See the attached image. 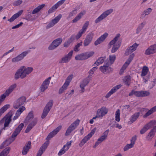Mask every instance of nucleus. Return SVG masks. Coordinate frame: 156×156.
<instances>
[{
  "mask_svg": "<svg viewBox=\"0 0 156 156\" xmlns=\"http://www.w3.org/2000/svg\"><path fill=\"white\" fill-rule=\"evenodd\" d=\"M83 42L82 41H81L80 43H78L76 45L74 48V50L76 52H78L79 51L80 49L79 48L80 46H82Z\"/></svg>",
  "mask_w": 156,
  "mask_h": 156,
  "instance_id": "obj_48",
  "label": "nucleus"
},
{
  "mask_svg": "<svg viewBox=\"0 0 156 156\" xmlns=\"http://www.w3.org/2000/svg\"><path fill=\"white\" fill-rule=\"evenodd\" d=\"M105 57H101L99 58L93 64V66H98L102 64L105 59Z\"/></svg>",
  "mask_w": 156,
  "mask_h": 156,
  "instance_id": "obj_40",
  "label": "nucleus"
},
{
  "mask_svg": "<svg viewBox=\"0 0 156 156\" xmlns=\"http://www.w3.org/2000/svg\"><path fill=\"white\" fill-rule=\"evenodd\" d=\"M31 146V142L30 141H28L26 144L25 146L23 147L22 151V154L26 155L27 154Z\"/></svg>",
  "mask_w": 156,
  "mask_h": 156,
  "instance_id": "obj_30",
  "label": "nucleus"
},
{
  "mask_svg": "<svg viewBox=\"0 0 156 156\" xmlns=\"http://www.w3.org/2000/svg\"><path fill=\"white\" fill-rule=\"evenodd\" d=\"M120 110L119 109H118L115 112V120L118 122H119L120 120Z\"/></svg>",
  "mask_w": 156,
  "mask_h": 156,
  "instance_id": "obj_47",
  "label": "nucleus"
},
{
  "mask_svg": "<svg viewBox=\"0 0 156 156\" xmlns=\"http://www.w3.org/2000/svg\"><path fill=\"white\" fill-rule=\"evenodd\" d=\"M140 114V112H137L132 115L130 118V121L128 122V123L131 124L135 122L138 118Z\"/></svg>",
  "mask_w": 156,
  "mask_h": 156,
  "instance_id": "obj_34",
  "label": "nucleus"
},
{
  "mask_svg": "<svg viewBox=\"0 0 156 156\" xmlns=\"http://www.w3.org/2000/svg\"><path fill=\"white\" fill-rule=\"evenodd\" d=\"M73 77V75H70L67 78L66 80L65 83L67 82L68 83L69 85V83L71 80H72Z\"/></svg>",
  "mask_w": 156,
  "mask_h": 156,
  "instance_id": "obj_60",
  "label": "nucleus"
},
{
  "mask_svg": "<svg viewBox=\"0 0 156 156\" xmlns=\"http://www.w3.org/2000/svg\"><path fill=\"white\" fill-rule=\"evenodd\" d=\"M156 112V105L148 110V111L143 116L144 118H146Z\"/></svg>",
  "mask_w": 156,
  "mask_h": 156,
  "instance_id": "obj_36",
  "label": "nucleus"
},
{
  "mask_svg": "<svg viewBox=\"0 0 156 156\" xmlns=\"http://www.w3.org/2000/svg\"><path fill=\"white\" fill-rule=\"evenodd\" d=\"M62 16V15L60 14L57 16L56 17L55 19L52 20L47 25L46 27V28L47 29H48L53 27L55 24L58 23L61 18Z\"/></svg>",
  "mask_w": 156,
  "mask_h": 156,
  "instance_id": "obj_17",
  "label": "nucleus"
},
{
  "mask_svg": "<svg viewBox=\"0 0 156 156\" xmlns=\"http://www.w3.org/2000/svg\"><path fill=\"white\" fill-rule=\"evenodd\" d=\"M65 1V0H61L60 1H59L58 2L56 3L54 5L57 9L58 7H59V6L62 5V4H63L64 3Z\"/></svg>",
  "mask_w": 156,
  "mask_h": 156,
  "instance_id": "obj_56",
  "label": "nucleus"
},
{
  "mask_svg": "<svg viewBox=\"0 0 156 156\" xmlns=\"http://www.w3.org/2000/svg\"><path fill=\"white\" fill-rule=\"evenodd\" d=\"M48 145V142L45 143L40 148L36 156H41L46 149Z\"/></svg>",
  "mask_w": 156,
  "mask_h": 156,
  "instance_id": "obj_27",
  "label": "nucleus"
},
{
  "mask_svg": "<svg viewBox=\"0 0 156 156\" xmlns=\"http://www.w3.org/2000/svg\"><path fill=\"white\" fill-rule=\"evenodd\" d=\"M6 97V95L4 94H2L0 96V106Z\"/></svg>",
  "mask_w": 156,
  "mask_h": 156,
  "instance_id": "obj_59",
  "label": "nucleus"
},
{
  "mask_svg": "<svg viewBox=\"0 0 156 156\" xmlns=\"http://www.w3.org/2000/svg\"><path fill=\"white\" fill-rule=\"evenodd\" d=\"M108 112V109L105 107H103L98 109L97 111L98 115L100 117H102Z\"/></svg>",
  "mask_w": 156,
  "mask_h": 156,
  "instance_id": "obj_20",
  "label": "nucleus"
},
{
  "mask_svg": "<svg viewBox=\"0 0 156 156\" xmlns=\"http://www.w3.org/2000/svg\"><path fill=\"white\" fill-rule=\"evenodd\" d=\"M62 126L60 125L51 132L48 135L47 138L49 139L56 135L62 129Z\"/></svg>",
  "mask_w": 156,
  "mask_h": 156,
  "instance_id": "obj_25",
  "label": "nucleus"
},
{
  "mask_svg": "<svg viewBox=\"0 0 156 156\" xmlns=\"http://www.w3.org/2000/svg\"><path fill=\"white\" fill-rule=\"evenodd\" d=\"M12 116V115H9L5 118H4L0 121V125L2 124L5 120V122L4 123V126L5 127L8 126L9 123L11 121V118Z\"/></svg>",
  "mask_w": 156,
  "mask_h": 156,
  "instance_id": "obj_28",
  "label": "nucleus"
},
{
  "mask_svg": "<svg viewBox=\"0 0 156 156\" xmlns=\"http://www.w3.org/2000/svg\"><path fill=\"white\" fill-rule=\"evenodd\" d=\"M156 52V44L151 45L145 51V54L146 55H149Z\"/></svg>",
  "mask_w": 156,
  "mask_h": 156,
  "instance_id": "obj_22",
  "label": "nucleus"
},
{
  "mask_svg": "<svg viewBox=\"0 0 156 156\" xmlns=\"http://www.w3.org/2000/svg\"><path fill=\"white\" fill-rule=\"evenodd\" d=\"M22 2L23 1L22 0H17L14 1L13 3V5L14 6H18L21 4Z\"/></svg>",
  "mask_w": 156,
  "mask_h": 156,
  "instance_id": "obj_58",
  "label": "nucleus"
},
{
  "mask_svg": "<svg viewBox=\"0 0 156 156\" xmlns=\"http://www.w3.org/2000/svg\"><path fill=\"white\" fill-rule=\"evenodd\" d=\"M23 10H21L18 12L17 13L13 15L12 17L8 20V21L10 22L13 21L19 17L22 14L23 12Z\"/></svg>",
  "mask_w": 156,
  "mask_h": 156,
  "instance_id": "obj_33",
  "label": "nucleus"
},
{
  "mask_svg": "<svg viewBox=\"0 0 156 156\" xmlns=\"http://www.w3.org/2000/svg\"><path fill=\"white\" fill-rule=\"evenodd\" d=\"M62 41L61 38H58L54 40L48 47V49L52 50L56 48L62 43Z\"/></svg>",
  "mask_w": 156,
  "mask_h": 156,
  "instance_id": "obj_8",
  "label": "nucleus"
},
{
  "mask_svg": "<svg viewBox=\"0 0 156 156\" xmlns=\"http://www.w3.org/2000/svg\"><path fill=\"white\" fill-rule=\"evenodd\" d=\"M109 131V130L107 129L104 132L103 135L101 136L95 142L94 145L93 147L94 148H95L99 144L101 143L107 139Z\"/></svg>",
  "mask_w": 156,
  "mask_h": 156,
  "instance_id": "obj_12",
  "label": "nucleus"
},
{
  "mask_svg": "<svg viewBox=\"0 0 156 156\" xmlns=\"http://www.w3.org/2000/svg\"><path fill=\"white\" fill-rule=\"evenodd\" d=\"M53 105V101L50 100L44 107L41 115L42 119L44 118L47 115Z\"/></svg>",
  "mask_w": 156,
  "mask_h": 156,
  "instance_id": "obj_10",
  "label": "nucleus"
},
{
  "mask_svg": "<svg viewBox=\"0 0 156 156\" xmlns=\"http://www.w3.org/2000/svg\"><path fill=\"white\" fill-rule=\"evenodd\" d=\"M80 122V120L76 119L73 122L68 128L65 133V135L68 136L69 135L70 133L73 130H75L78 126Z\"/></svg>",
  "mask_w": 156,
  "mask_h": 156,
  "instance_id": "obj_5",
  "label": "nucleus"
},
{
  "mask_svg": "<svg viewBox=\"0 0 156 156\" xmlns=\"http://www.w3.org/2000/svg\"><path fill=\"white\" fill-rule=\"evenodd\" d=\"M71 42L68 40H66L64 44V46L65 47H68L70 44Z\"/></svg>",
  "mask_w": 156,
  "mask_h": 156,
  "instance_id": "obj_62",
  "label": "nucleus"
},
{
  "mask_svg": "<svg viewBox=\"0 0 156 156\" xmlns=\"http://www.w3.org/2000/svg\"><path fill=\"white\" fill-rule=\"evenodd\" d=\"M134 56L135 55L134 53H133L130 55L129 56V58L126 62L129 64L130 62L133 59Z\"/></svg>",
  "mask_w": 156,
  "mask_h": 156,
  "instance_id": "obj_57",
  "label": "nucleus"
},
{
  "mask_svg": "<svg viewBox=\"0 0 156 156\" xmlns=\"http://www.w3.org/2000/svg\"><path fill=\"white\" fill-rule=\"evenodd\" d=\"M138 45L139 44H137L136 43H134L131 46L129 47L126 50L125 53V55H128L135 51Z\"/></svg>",
  "mask_w": 156,
  "mask_h": 156,
  "instance_id": "obj_18",
  "label": "nucleus"
},
{
  "mask_svg": "<svg viewBox=\"0 0 156 156\" xmlns=\"http://www.w3.org/2000/svg\"><path fill=\"white\" fill-rule=\"evenodd\" d=\"M26 101V98L25 97L22 96L19 98L14 102L13 104L14 108H19L23 105Z\"/></svg>",
  "mask_w": 156,
  "mask_h": 156,
  "instance_id": "obj_11",
  "label": "nucleus"
},
{
  "mask_svg": "<svg viewBox=\"0 0 156 156\" xmlns=\"http://www.w3.org/2000/svg\"><path fill=\"white\" fill-rule=\"evenodd\" d=\"M151 123L149 122L144 127L146 130H147L151 127Z\"/></svg>",
  "mask_w": 156,
  "mask_h": 156,
  "instance_id": "obj_63",
  "label": "nucleus"
},
{
  "mask_svg": "<svg viewBox=\"0 0 156 156\" xmlns=\"http://www.w3.org/2000/svg\"><path fill=\"white\" fill-rule=\"evenodd\" d=\"M75 59L76 60H84L87 59L85 53H82L76 55L75 57Z\"/></svg>",
  "mask_w": 156,
  "mask_h": 156,
  "instance_id": "obj_41",
  "label": "nucleus"
},
{
  "mask_svg": "<svg viewBox=\"0 0 156 156\" xmlns=\"http://www.w3.org/2000/svg\"><path fill=\"white\" fill-rule=\"evenodd\" d=\"M108 35V34L107 33H105L103 35L101 36L95 41L94 43L95 45H97L103 42L107 37Z\"/></svg>",
  "mask_w": 156,
  "mask_h": 156,
  "instance_id": "obj_23",
  "label": "nucleus"
},
{
  "mask_svg": "<svg viewBox=\"0 0 156 156\" xmlns=\"http://www.w3.org/2000/svg\"><path fill=\"white\" fill-rule=\"evenodd\" d=\"M94 34L92 32H90L87 36L84 41L83 45L84 47L88 46L91 42Z\"/></svg>",
  "mask_w": 156,
  "mask_h": 156,
  "instance_id": "obj_14",
  "label": "nucleus"
},
{
  "mask_svg": "<svg viewBox=\"0 0 156 156\" xmlns=\"http://www.w3.org/2000/svg\"><path fill=\"white\" fill-rule=\"evenodd\" d=\"M85 54L86 59H87L92 56L94 54V52L93 51H88L85 52Z\"/></svg>",
  "mask_w": 156,
  "mask_h": 156,
  "instance_id": "obj_52",
  "label": "nucleus"
},
{
  "mask_svg": "<svg viewBox=\"0 0 156 156\" xmlns=\"http://www.w3.org/2000/svg\"><path fill=\"white\" fill-rule=\"evenodd\" d=\"M50 78H51L49 77L43 81L40 87L41 91L44 92L48 88L50 83L49 80Z\"/></svg>",
  "mask_w": 156,
  "mask_h": 156,
  "instance_id": "obj_19",
  "label": "nucleus"
},
{
  "mask_svg": "<svg viewBox=\"0 0 156 156\" xmlns=\"http://www.w3.org/2000/svg\"><path fill=\"white\" fill-rule=\"evenodd\" d=\"M34 118L33 115V112L32 111H31L30 112L27 117L26 121H27L30 120L31 119H33Z\"/></svg>",
  "mask_w": 156,
  "mask_h": 156,
  "instance_id": "obj_54",
  "label": "nucleus"
},
{
  "mask_svg": "<svg viewBox=\"0 0 156 156\" xmlns=\"http://www.w3.org/2000/svg\"><path fill=\"white\" fill-rule=\"evenodd\" d=\"M73 53V51L72 50L64 56L59 61V63L62 64L63 63H67L71 59Z\"/></svg>",
  "mask_w": 156,
  "mask_h": 156,
  "instance_id": "obj_9",
  "label": "nucleus"
},
{
  "mask_svg": "<svg viewBox=\"0 0 156 156\" xmlns=\"http://www.w3.org/2000/svg\"><path fill=\"white\" fill-rule=\"evenodd\" d=\"M148 71L149 69L147 66H144L142 70L141 76H144L147 75Z\"/></svg>",
  "mask_w": 156,
  "mask_h": 156,
  "instance_id": "obj_44",
  "label": "nucleus"
},
{
  "mask_svg": "<svg viewBox=\"0 0 156 156\" xmlns=\"http://www.w3.org/2000/svg\"><path fill=\"white\" fill-rule=\"evenodd\" d=\"M134 145L130 143V144H128L124 147L123 150L124 151H126L129 149L131 148L134 146Z\"/></svg>",
  "mask_w": 156,
  "mask_h": 156,
  "instance_id": "obj_53",
  "label": "nucleus"
},
{
  "mask_svg": "<svg viewBox=\"0 0 156 156\" xmlns=\"http://www.w3.org/2000/svg\"><path fill=\"white\" fill-rule=\"evenodd\" d=\"M9 107L10 105H4L0 109V113H1L2 115Z\"/></svg>",
  "mask_w": 156,
  "mask_h": 156,
  "instance_id": "obj_49",
  "label": "nucleus"
},
{
  "mask_svg": "<svg viewBox=\"0 0 156 156\" xmlns=\"http://www.w3.org/2000/svg\"><path fill=\"white\" fill-rule=\"evenodd\" d=\"M146 24V21H144L142 23L139 24L136 29V33L139 34L143 29L145 25Z\"/></svg>",
  "mask_w": 156,
  "mask_h": 156,
  "instance_id": "obj_38",
  "label": "nucleus"
},
{
  "mask_svg": "<svg viewBox=\"0 0 156 156\" xmlns=\"http://www.w3.org/2000/svg\"><path fill=\"white\" fill-rule=\"evenodd\" d=\"M33 68L32 67H28L27 68L24 66H21L18 69L14 75V79L17 80L20 77L23 79L30 74L33 70Z\"/></svg>",
  "mask_w": 156,
  "mask_h": 156,
  "instance_id": "obj_1",
  "label": "nucleus"
},
{
  "mask_svg": "<svg viewBox=\"0 0 156 156\" xmlns=\"http://www.w3.org/2000/svg\"><path fill=\"white\" fill-rule=\"evenodd\" d=\"M113 11L112 9H109L104 12L95 20V22L97 23L100 22L101 20L106 18L108 16L111 14Z\"/></svg>",
  "mask_w": 156,
  "mask_h": 156,
  "instance_id": "obj_6",
  "label": "nucleus"
},
{
  "mask_svg": "<svg viewBox=\"0 0 156 156\" xmlns=\"http://www.w3.org/2000/svg\"><path fill=\"white\" fill-rule=\"evenodd\" d=\"M110 65L109 63H107L106 60L105 62L104 65L100 66L99 69L104 74H107L112 73L113 71V69L110 66Z\"/></svg>",
  "mask_w": 156,
  "mask_h": 156,
  "instance_id": "obj_4",
  "label": "nucleus"
},
{
  "mask_svg": "<svg viewBox=\"0 0 156 156\" xmlns=\"http://www.w3.org/2000/svg\"><path fill=\"white\" fill-rule=\"evenodd\" d=\"M109 61H107V63H109V64L111 65L114 62L116 58V56L115 55H110L109 56Z\"/></svg>",
  "mask_w": 156,
  "mask_h": 156,
  "instance_id": "obj_43",
  "label": "nucleus"
},
{
  "mask_svg": "<svg viewBox=\"0 0 156 156\" xmlns=\"http://www.w3.org/2000/svg\"><path fill=\"white\" fill-rule=\"evenodd\" d=\"M133 94L137 97H146L149 95L150 93L146 91H136L133 90L129 94V96H131Z\"/></svg>",
  "mask_w": 156,
  "mask_h": 156,
  "instance_id": "obj_7",
  "label": "nucleus"
},
{
  "mask_svg": "<svg viewBox=\"0 0 156 156\" xmlns=\"http://www.w3.org/2000/svg\"><path fill=\"white\" fill-rule=\"evenodd\" d=\"M129 64L126 62L124 63L120 70L119 73L120 74L122 75L123 74L125 70L126 69Z\"/></svg>",
  "mask_w": 156,
  "mask_h": 156,
  "instance_id": "obj_46",
  "label": "nucleus"
},
{
  "mask_svg": "<svg viewBox=\"0 0 156 156\" xmlns=\"http://www.w3.org/2000/svg\"><path fill=\"white\" fill-rule=\"evenodd\" d=\"M10 150V147H7L1 153L4 156H6L9 154V151Z\"/></svg>",
  "mask_w": 156,
  "mask_h": 156,
  "instance_id": "obj_51",
  "label": "nucleus"
},
{
  "mask_svg": "<svg viewBox=\"0 0 156 156\" xmlns=\"http://www.w3.org/2000/svg\"><path fill=\"white\" fill-rule=\"evenodd\" d=\"M68 86V83H65L60 88L58 91V94H60L64 92L67 89Z\"/></svg>",
  "mask_w": 156,
  "mask_h": 156,
  "instance_id": "obj_39",
  "label": "nucleus"
},
{
  "mask_svg": "<svg viewBox=\"0 0 156 156\" xmlns=\"http://www.w3.org/2000/svg\"><path fill=\"white\" fill-rule=\"evenodd\" d=\"M156 131V126H154V128L151 130L150 132L146 137L147 139L148 140H151L152 138L154 136Z\"/></svg>",
  "mask_w": 156,
  "mask_h": 156,
  "instance_id": "obj_29",
  "label": "nucleus"
},
{
  "mask_svg": "<svg viewBox=\"0 0 156 156\" xmlns=\"http://www.w3.org/2000/svg\"><path fill=\"white\" fill-rule=\"evenodd\" d=\"M120 34H117L113 40L109 43V45H113L111 50V52L112 53L115 52L121 46L122 40L120 39Z\"/></svg>",
  "mask_w": 156,
  "mask_h": 156,
  "instance_id": "obj_3",
  "label": "nucleus"
},
{
  "mask_svg": "<svg viewBox=\"0 0 156 156\" xmlns=\"http://www.w3.org/2000/svg\"><path fill=\"white\" fill-rule=\"evenodd\" d=\"M123 81L126 84L129 86L130 81V78L129 76H126L123 79Z\"/></svg>",
  "mask_w": 156,
  "mask_h": 156,
  "instance_id": "obj_50",
  "label": "nucleus"
},
{
  "mask_svg": "<svg viewBox=\"0 0 156 156\" xmlns=\"http://www.w3.org/2000/svg\"><path fill=\"white\" fill-rule=\"evenodd\" d=\"M57 9V8L55 7L54 5H53L51 8L49 9L48 11V12L49 13H52L54 11Z\"/></svg>",
  "mask_w": 156,
  "mask_h": 156,
  "instance_id": "obj_64",
  "label": "nucleus"
},
{
  "mask_svg": "<svg viewBox=\"0 0 156 156\" xmlns=\"http://www.w3.org/2000/svg\"><path fill=\"white\" fill-rule=\"evenodd\" d=\"M94 133L95 131L94 130H92L89 133L85 136L83 139L82 140L81 142L79 144L80 146L82 147L90 139V138L92 136V135L94 134Z\"/></svg>",
  "mask_w": 156,
  "mask_h": 156,
  "instance_id": "obj_16",
  "label": "nucleus"
},
{
  "mask_svg": "<svg viewBox=\"0 0 156 156\" xmlns=\"http://www.w3.org/2000/svg\"><path fill=\"white\" fill-rule=\"evenodd\" d=\"M24 125V124L23 123H21L19 125L12 134L11 137L6 140L1 145L0 148L1 149H2L9 145L12 142L15 140V137L22 130Z\"/></svg>",
  "mask_w": 156,
  "mask_h": 156,
  "instance_id": "obj_2",
  "label": "nucleus"
},
{
  "mask_svg": "<svg viewBox=\"0 0 156 156\" xmlns=\"http://www.w3.org/2000/svg\"><path fill=\"white\" fill-rule=\"evenodd\" d=\"M17 86L16 83H14L11 85L6 90L5 92L3 94H4L6 96H9L15 89Z\"/></svg>",
  "mask_w": 156,
  "mask_h": 156,
  "instance_id": "obj_26",
  "label": "nucleus"
},
{
  "mask_svg": "<svg viewBox=\"0 0 156 156\" xmlns=\"http://www.w3.org/2000/svg\"><path fill=\"white\" fill-rule=\"evenodd\" d=\"M89 22L88 21H87L83 25L82 28L83 30H86L89 25Z\"/></svg>",
  "mask_w": 156,
  "mask_h": 156,
  "instance_id": "obj_61",
  "label": "nucleus"
},
{
  "mask_svg": "<svg viewBox=\"0 0 156 156\" xmlns=\"http://www.w3.org/2000/svg\"><path fill=\"white\" fill-rule=\"evenodd\" d=\"M122 86L121 84L118 85L113 87L107 93L105 96V98H108L113 93L115 92Z\"/></svg>",
  "mask_w": 156,
  "mask_h": 156,
  "instance_id": "obj_21",
  "label": "nucleus"
},
{
  "mask_svg": "<svg viewBox=\"0 0 156 156\" xmlns=\"http://www.w3.org/2000/svg\"><path fill=\"white\" fill-rule=\"evenodd\" d=\"M109 125L112 128L116 127L120 129L122 128V126L119 125L115 121H113L109 124Z\"/></svg>",
  "mask_w": 156,
  "mask_h": 156,
  "instance_id": "obj_42",
  "label": "nucleus"
},
{
  "mask_svg": "<svg viewBox=\"0 0 156 156\" xmlns=\"http://www.w3.org/2000/svg\"><path fill=\"white\" fill-rule=\"evenodd\" d=\"M152 10V9L151 8L144 10L141 15L140 18L141 19L144 18L146 16L149 15Z\"/></svg>",
  "mask_w": 156,
  "mask_h": 156,
  "instance_id": "obj_37",
  "label": "nucleus"
},
{
  "mask_svg": "<svg viewBox=\"0 0 156 156\" xmlns=\"http://www.w3.org/2000/svg\"><path fill=\"white\" fill-rule=\"evenodd\" d=\"M86 13V11L85 10H83L81 12L72 20V23H76L81 19L82 17Z\"/></svg>",
  "mask_w": 156,
  "mask_h": 156,
  "instance_id": "obj_31",
  "label": "nucleus"
},
{
  "mask_svg": "<svg viewBox=\"0 0 156 156\" xmlns=\"http://www.w3.org/2000/svg\"><path fill=\"white\" fill-rule=\"evenodd\" d=\"M89 81L87 79L83 80L80 84V87L81 88V90H80L82 93H83L85 90L84 87L88 83Z\"/></svg>",
  "mask_w": 156,
  "mask_h": 156,
  "instance_id": "obj_35",
  "label": "nucleus"
},
{
  "mask_svg": "<svg viewBox=\"0 0 156 156\" xmlns=\"http://www.w3.org/2000/svg\"><path fill=\"white\" fill-rule=\"evenodd\" d=\"M109 131V130L107 129L104 132L103 135L101 136L95 142L94 145L93 147L94 148H95L99 144L101 143L107 139Z\"/></svg>",
  "mask_w": 156,
  "mask_h": 156,
  "instance_id": "obj_13",
  "label": "nucleus"
},
{
  "mask_svg": "<svg viewBox=\"0 0 156 156\" xmlns=\"http://www.w3.org/2000/svg\"><path fill=\"white\" fill-rule=\"evenodd\" d=\"M37 120L36 119H34L33 121L30 123L27 126L25 131L26 133H28L31 129L36 124Z\"/></svg>",
  "mask_w": 156,
  "mask_h": 156,
  "instance_id": "obj_24",
  "label": "nucleus"
},
{
  "mask_svg": "<svg viewBox=\"0 0 156 156\" xmlns=\"http://www.w3.org/2000/svg\"><path fill=\"white\" fill-rule=\"evenodd\" d=\"M68 150V148L66 146H64L61 149L58 153V155L61 156L62 154H64Z\"/></svg>",
  "mask_w": 156,
  "mask_h": 156,
  "instance_id": "obj_45",
  "label": "nucleus"
},
{
  "mask_svg": "<svg viewBox=\"0 0 156 156\" xmlns=\"http://www.w3.org/2000/svg\"><path fill=\"white\" fill-rule=\"evenodd\" d=\"M19 109L16 112L20 115L25 110L26 108L24 106H22L19 108Z\"/></svg>",
  "mask_w": 156,
  "mask_h": 156,
  "instance_id": "obj_55",
  "label": "nucleus"
},
{
  "mask_svg": "<svg viewBox=\"0 0 156 156\" xmlns=\"http://www.w3.org/2000/svg\"><path fill=\"white\" fill-rule=\"evenodd\" d=\"M28 53V52L27 51L23 52L16 57L12 58V62H16L21 61L27 55Z\"/></svg>",
  "mask_w": 156,
  "mask_h": 156,
  "instance_id": "obj_15",
  "label": "nucleus"
},
{
  "mask_svg": "<svg viewBox=\"0 0 156 156\" xmlns=\"http://www.w3.org/2000/svg\"><path fill=\"white\" fill-rule=\"evenodd\" d=\"M45 6V5L44 4H41L38 6L32 11L31 13L33 15L38 14L43 9Z\"/></svg>",
  "mask_w": 156,
  "mask_h": 156,
  "instance_id": "obj_32",
  "label": "nucleus"
}]
</instances>
